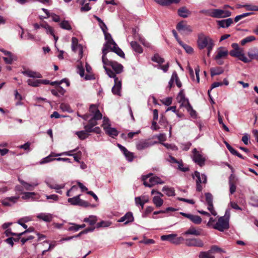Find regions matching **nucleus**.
Listing matches in <instances>:
<instances>
[{"label":"nucleus","instance_id":"f257e3e1","mask_svg":"<svg viewBox=\"0 0 258 258\" xmlns=\"http://www.w3.org/2000/svg\"><path fill=\"white\" fill-rule=\"evenodd\" d=\"M80 116V115H78ZM84 119H89L88 123L84 126V128L88 133L94 132L100 134L101 132L99 127H95L97 124V121L102 118V114L98 108V106L94 104L90 106L89 113L81 116Z\"/></svg>","mask_w":258,"mask_h":258},{"label":"nucleus","instance_id":"f03ea898","mask_svg":"<svg viewBox=\"0 0 258 258\" xmlns=\"http://www.w3.org/2000/svg\"><path fill=\"white\" fill-rule=\"evenodd\" d=\"M105 33V38L106 40L102 48V61L105 62L107 60L106 54L109 52V49L115 52L121 57L124 58V53L122 50L119 48L116 43L112 39L110 34Z\"/></svg>","mask_w":258,"mask_h":258},{"label":"nucleus","instance_id":"7ed1b4c3","mask_svg":"<svg viewBox=\"0 0 258 258\" xmlns=\"http://www.w3.org/2000/svg\"><path fill=\"white\" fill-rule=\"evenodd\" d=\"M197 44L200 49L207 48L208 51L207 55L210 56V51L214 46V43L212 39L209 36H206L203 33L199 34Z\"/></svg>","mask_w":258,"mask_h":258},{"label":"nucleus","instance_id":"20e7f679","mask_svg":"<svg viewBox=\"0 0 258 258\" xmlns=\"http://www.w3.org/2000/svg\"><path fill=\"white\" fill-rule=\"evenodd\" d=\"M102 62L103 63V68L105 69L106 74L110 78H116L115 74L113 72L107 69L106 68L107 66H109L111 67V68H112V69L114 70L116 74H119L122 72L123 66L121 64L118 63L116 61L109 60L107 58L106 61H105V62H103L102 61Z\"/></svg>","mask_w":258,"mask_h":258},{"label":"nucleus","instance_id":"39448f33","mask_svg":"<svg viewBox=\"0 0 258 258\" xmlns=\"http://www.w3.org/2000/svg\"><path fill=\"white\" fill-rule=\"evenodd\" d=\"M230 216L229 209H227L224 216L220 217L218 221L214 224L213 228L220 231H223L229 228V220Z\"/></svg>","mask_w":258,"mask_h":258},{"label":"nucleus","instance_id":"423d86ee","mask_svg":"<svg viewBox=\"0 0 258 258\" xmlns=\"http://www.w3.org/2000/svg\"><path fill=\"white\" fill-rule=\"evenodd\" d=\"M152 175V174L150 173L142 176V180L145 186L151 187L156 184L164 183V181L160 177L156 176L151 177Z\"/></svg>","mask_w":258,"mask_h":258},{"label":"nucleus","instance_id":"0eeeda50","mask_svg":"<svg viewBox=\"0 0 258 258\" xmlns=\"http://www.w3.org/2000/svg\"><path fill=\"white\" fill-rule=\"evenodd\" d=\"M231 46L233 49L229 52L231 56L237 57L244 63L249 62V60L247 59V57L243 53L242 49L239 47L238 44L232 43Z\"/></svg>","mask_w":258,"mask_h":258},{"label":"nucleus","instance_id":"6e6552de","mask_svg":"<svg viewBox=\"0 0 258 258\" xmlns=\"http://www.w3.org/2000/svg\"><path fill=\"white\" fill-rule=\"evenodd\" d=\"M193 178H196L197 190L201 191L202 190V186L201 183H206L207 176L204 174H201L199 172L196 171L192 175Z\"/></svg>","mask_w":258,"mask_h":258},{"label":"nucleus","instance_id":"1a4fd4ad","mask_svg":"<svg viewBox=\"0 0 258 258\" xmlns=\"http://www.w3.org/2000/svg\"><path fill=\"white\" fill-rule=\"evenodd\" d=\"M192 153L193 161L200 166L204 165L206 161L204 155L202 152L198 151L196 148L192 150Z\"/></svg>","mask_w":258,"mask_h":258},{"label":"nucleus","instance_id":"9d476101","mask_svg":"<svg viewBox=\"0 0 258 258\" xmlns=\"http://www.w3.org/2000/svg\"><path fill=\"white\" fill-rule=\"evenodd\" d=\"M231 13L229 11H225L221 9H212L211 10L210 16L216 18H226L231 16Z\"/></svg>","mask_w":258,"mask_h":258},{"label":"nucleus","instance_id":"9b49d317","mask_svg":"<svg viewBox=\"0 0 258 258\" xmlns=\"http://www.w3.org/2000/svg\"><path fill=\"white\" fill-rule=\"evenodd\" d=\"M228 54V50L223 47H219L217 50V54L215 57L217 63L218 64H222L223 61L222 60V58H225Z\"/></svg>","mask_w":258,"mask_h":258},{"label":"nucleus","instance_id":"f8f14e48","mask_svg":"<svg viewBox=\"0 0 258 258\" xmlns=\"http://www.w3.org/2000/svg\"><path fill=\"white\" fill-rule=\"evenodd\" d=\"M80 195H79L74 197L69 198L68 202L72 205H78L82 207H87L89 206V204L80 198Z\"/></svg>","mask_w":258,"mask_h":258},{"label":"nucleus","instance_id":"ddd939ff","mask_svg":"<svg viewBox=\"0 0 258 258\" xmlns=\"http://www.w3.org/2000/svg\"><path fill=\"white\" fill-rule=\"evenodd\" d=\"M71 47L72 50L75 52H78L80 58L83 56V47L78 44V39L76 37H72Z\"/></svg>","mask_w":258,"mask_h":258},{"label":"nucleus","instance_id":"4468645a","mask_svg":"<svg viewBox=\"0 0 258 258\" xmlns=\"http://www.w3.org/2000/svg\"><path fill=\"white\" fill-rule=\"evenodd\" d=\"M156 142H152L150 140H141L136 144V148L139 150H144L153 145Z\"/></svg>","mask_w":258,"mask_h":258},{"label":"nucleus","instance_id":"2eb2a0df","mask_svg":"<svg viewBox=\"0 0 258 258\" xmlns=\"http://www.w3.org/2000/svg\"><path fill=\"white\" fill-rule=\"evenodd\" d=\"M0 51L3 52L5 55L3 59L6 63L11 64L14 60H16V56L11 52L5 50L4 49H0Z\"/></svg>","mask_w":258,"mask_h":258},{"label":"nucleus","instance_id":"dca6fc26","mask_svg":"<svg viewBox=\"0 0 258 258\" xmlns=\"http://www.w3.org/2000/svg\"><path fill=\"white\" fill-rule=\"evenodd\" d=\"M178 102L181 104V106L186 108H191L188 100L186 99L182 90L180 91L177 96Z\"/></svg>","mask_w":258,"mask_h":258},{"label":"nucleus","instance_id":"f3484780","mask_svg":"<svg viewBox=\"0 0 258 258\" xmlns=\"http://www.w3.org/2000/svg\"><path fill=\"white\" fill-rule=\"evenodd\" d=\"M185 245L188 246H196L202 247L204 246L203 241L199 238L186 239L185 242Z\"/></svg>","mask_w":258,"mask_h":258},{"label":"nucleus","instance_id":"a211bd4d","mask_svg":"<svg viewBox=\"0 0 258 258\" xmlns=\"http://www.w3.org/2000/svg\"><path fill=\"white\" fill-rule=\"evenodd\" d=\"M206 201L208 204V209L211 212V213L214 215L216 216L217 215L216 212L214 209L213 205V196L210 193H206L205 194Z\"/></svg>","mask_w":258,"mask_h":258},{"label":"nucleus","instance_id":"6ab92c4d","mask_svg":"<svg viewBox=\"0 0 258 258\" xmlns=\"http://www.w3.org/2000/svg\"><path fill=\"white\" fill-rule=\"evenodd\" d=\"M176 29L178 31L185 33H190L192 31L191 27L184 21L178 23Z\"/></svg>","mask_w":258,"mask_h":258},{"label":"nucleus","instance_id":"aec40b11","mask_svg":"<svg viewBox=\"0 0 258 258\" xmlns=\"http://www.w3.org/2000/svg\"><path fill=\"white\" fill-rule=\"evenodd\" d=\"M19 199L18 196L6 198L2 201V204L5 206H11L15 204Z\"/></svg>","mask_w":258,"mask_h":258},{"label":"nucleus","instance_id":"412c9836","mask_svg":"<svg viewBox=\"0 0 258 258\" xmlns=\"http://www.w3.org/2000/svg\"><path fill=\"white\" fill-rule=\"evenodd\" d=\"M114 81V85L112 88V92L113 94L120 95V90L121 88V81L117 78H113Z\"/></svg>","mask_w":258,"mask_h":258},{"label":"nucleus","instance_id":"4be33fe9","mask_svg":"<svg viewBox=\"0 0 258 258\" xmlns=\"http://www.w3.org/2000/svg\"><path fill=\"white\" fill-rule=\"evenodd\" d=\"M22 198L23 200H38L40 198V195L35 192H25L23 193Z\"/></svg>","mask_w":258,"mask_h":258},{"label":"nucleus","instance_id":"5701e85b","mask_svg":"<svg viewBox=\"0 0 258 258\" xmlns=\"http://www.w3.org/2000/svg\"><path fill=\"white\" fill-rule=\"evenodd\" d=\"M19 181L22 184L23 188L27 190H32L39 184V183L37 181L30 183L20 179H19Z\"/></svg>","mask_w":258,"mask_h":258},{"label":"nucleus","instance_id":"b1692460","mask_svg":"<svg viewBox=\"0 0 258 258\" xmlns=\"http://www.w3.org/2000/svg\"><path fill=\"white\" fill-rule=\"evenodd\" d=\"M247 55L248 57H247V59L249 60V62L252 59L258 60V48L256 47L251 48L247 52Z\"/></svg>","mask_w":258,"mask_h":258},{"label":"nucleus","instance_id":"393cba45","mask_svg":"<svg viewBox=\"0 0 258 258\" xmlns=\"http://www.w3.org/2000/svg\"><path fill=\"white\" fill-rule=\"evenodd\" d=\"M37 218L46 222H50L52 220L53 215L50 213H41L37 215Z\"/></svg>","mask_w":258,"mask_h":258},{"label":"nucleus","instance_id":"a878e982","mask_svg":"<svg viewBox=\"0 0 258 258\" xmlns=\"http://www.w3.org/2000/svg\"><path fill=\"white\" fill-rule=\"evenodd\" d=\"M134 221V217L131 212H128L123 217H121L118 220V222H124L125 224H127L130 222Z\"/></svg>","mask_w":258,"mask_h":258},{"label":"nucleus","instance_id":"bb28decb","mask_svg":"<svg viewBox=\"0 0 258 258\" xmlns=\"http://www.w3.org/2000/svg\"><path fill=\"white\" fill-rule=\"evenodd\" d=\"M118 147L119 148L120 150L123 153L127 160L129 161H132L134 158L133 154L128 151L124 147L121 146L120 144H118Z\"/></svg>","mask_w":258,"mask_h":258},{"label":"nucleus","instance_id":"cd10ccee","mask_svg":"<svg viewBox=\"0 0 258 258\" xmlns=\"http://www.w3.org/2000/svg\"><path fill=\"white\" fill-rule=\"evenodd\" d=\"M23 74L30 78H41L42 77L41 74L39 72L32 71L31 70H26L22 72Z\"/></svg>","mask_w":258,"mask_h":258},{"label":"nucleus","instance_id":"c85d7f7f","mask_svg":"<svg viewBox=\"0 0 258 258\" xmlns=\"http://www.w3.org/2000/svg\"><path fill=\"white\" fill-rule=\"evenodd\" d=\"M233 20L231 18L219 20L217 21V23L220 27L227 28L232 23Z\"/></svg>","mask_w":258,"mask_h":258},{"label":"nucleus","instance_id":"c756f323","mask_svg":"<svg viewBox=\"0 0 258 258\" xmlns=\"http://www.w3.org/2000/svg\"><path fill=\"white\" fill-rule=\"evenodd\" d=\"M178 14L180 17L185 18L191 14V12L185 7H182L178 9Z\"/></svg>","mask_w":258,"mask_h":258},{"label":"nucleus","instance_id":"7c9ffc66","mask_svg":"<svg viewBox=\"0 0 258 258\" xmlns=\"http://www.w3.org/2000/svg\"><path fill=\"white\" fill-rule=\"evenodd\" d=\"M105 133L109 136L113 138L117 136L118 135V132L116 128L114 127H111L110 126L107 128L105 130Z\"/></svg>","mask_w":258,"mask_h":258},{"label":"nucleus","instance_id":"2f4dec72","mask_svg":"<svg viewBox=\"0 0 258 258\" xmlns=\"http://www.w3.org/2000/svg\"><path fill=\"white\" fill-rule=\"evenodd\" d=\"M184 235H193L195 236H199L201 234V231L197 230L195 227H190L184 233Z\"/></svg>","mask_w":258,"mask_h":258},{"label":"nucleus","instance_id":"473e14b6","mask_svg":"<svg viewBox=\"0 0 258 258\" xmlns=\"http://www.w3.org/2000/svg\"><path fill=\"white\" fill-rule=\"evenodd\" d=\"M132 49L138 53L143 52V49L142 47L136 41H132L130 43Z\"/></svg>","mask_w":258,"mask_h":258},{"label":"nucleus","instance_id":"72a5a7b5","mask_svg":"<svg viewBox=\"0 0 258 258\" xmlns=\"http://www.w3.org/2000/svg\"><path fill=\"white\" fill-rule=\"evenodd\" d=\"M84 222L88 223L90 225L95 224L97 221V217L96 216L91 215L88 218H85Z\"/></svg>","mask_w":258,"mask_h":258},{"label":"nucleus","instance_id":"f704fd0d","mask_svg":"<svg viewBox=\"0 0 258 258\" xmlns=\"http://www.w3.org/2000/svg\"><path fill=\"white\" fill-rule=\"evenodd\" d=\"M153 203L157 207H160L163 204V200L159 196H154Z\"/></svg>","mask_w":258,"mask_h":258},{"label":"nucleus","instance_id":"c9c22d12","mask_svg":"<svg viewBox=\"0 0 258 258\" xmlns=\"http://www.w3.org/2000/svg\"><path fill=\"white\" fill-rule=\"evenodd\" d=\"M233 178H234V176L231 175L229 178V191L231 195L235 191L236 188V185L232 181Z\"/></svg>","mask_w":258,"mask_h":258},{"label":"nucleus","instance_id":"e433bc0d","mask_svg":"<svg viewBox=\"0 0 258 258\" xmlns=\"http://www.w3.org/2000/svg\"><path fill=\"white\" fill-rule=\"evenodd\" d=\"M199 258H215L214 255L210 252V250L207 251H201L199 255Z\"/></svg>","mask_w":258,"mask_h":258},{"label":"nucleus","instance_id":"4c0bfd02","mask_svg":"<svg viewBox=\"0 0 258 258\" xmlns=\"http://www.w3.org/2000/svg\"><path fill=\"white\" fill-rule=\"evenodd\" d=\"M41 27L46 30V32L47 34L50 35H53L54 30L52 27L50 26L47 23L43 22L41 24Z\"/></svg>","mask_w":258,"mask_h":258},{"label":"nucleus","instance_id":"58836bf2","mask_svg":"<svg viewBox=\"0 0 258 258\" xmlns=\"http://www.w3.org/2000/svg\"><path fill=\"white\" fill-rule=\"evenodd\" d=\"M51 92L53 95L57 96L59 95V94L63 95L65 91L62 87L57 86L55 89H52Z\"/></svg>","mask_w":258,"mask_h":258},{"label":"nucleus","instance_id":"ea45409f","mask_svg":"<svg viewBox=\"0 0 258 258\" xmlns=\"http://www.w3.org/2000/svg\"><path fill=\"white\" fill-rule=\"evenodd\" d=\"M162 191H164L165 194L168 196H174V190L173 188L168 187L165 186L163 187Z\"/></svg>","mask_w":258,"mask_h":258},{"label":"nucleus","instance_id":"a19ab883","mask_svg":"<svg viewBox=\"0 0 258 258\" xmlns=\"http://www.w3.org/2000/svg\"><path fill=\"white\" fill-rule=\"evenodd\" d=\"M179 44L184 49L187 53L190 54L193 52V48L191 46L184 44L182 41H179Z\"/></svg>","mask_w":258,"mask_h":258},{"label":"nucleus","instance_id":"79ce46f5","mask_svg":"<svg viewBox=\"0 0 258 258\" xmlns=\"http://www.w3.org/2000/svg\"><path fill=\"white\" fill-rule=\"evenodd\" d=\"M88 133L86 132V130L85 129V131L77 132L76 134L78 136L80 139L84 140L88 137L89 134Z\"/></svg>","mask_w":258,"mask_h":258},{"label":"nucleus","instance_id":"37998d69","mask_svg":"<svg viewBox=\"0 0 258 258\" xmlns=\"http://www.w3.org/2000/svg\"><path fill=\"white\" fill-rule=\"evenodd\" d=\"M211 75L212 76L221 74L223 72V70L220 68H213L210 70Z\"/></svg>","mask_w":258,"mask_h":258},{"label":"nucleus","instance_id":"c03bdc74","mask_svg":"<svg viewBox=\"0 0 258 258\" xmlns=\"http://www.w3.org/2000/svg\"><path fill=\"white\" fill-rule=\"evenodd\" d=\"M54 156H55V155H53L52 154H51L50 155L46 157L45 158H43L40 162V164H45L46 163H48V162L53 161V160H55V158H52Z\"/></svg>","mask_w":258,"mask_h":258},{"label":"nucleus","instance_id":"a18cd8bd","mask_svg":"<svg viewBox=\"0 0 258 258\" xmlns=\"http://www.w3.org/2000/svg\"><path fill=\"white\" fill-rule=\"evenodd\" d=\"M255 40V37L254 36H249L241 40L240 41V44L244 45L247 43L250 42Z\"/></svg>","mask_w":258,"mask_h":258},{"label":"nucleus","instance_id":"49530a36","mask_svg":"<svg viewBox=\"0 0 258 258\" xmlns=\"http://www.w3.org/2000/svg\"><path fill=\"white\" fill-rule=\"evenodd\" d=\"M152 60L160 64H162L164 62L163 58L161 57L158 54H156L152 58Z\"/></svg>","mask_w":258,"mask_h":258},{"label":"nucleus","instance_id":"de8ad7c7","mask_svg":"<svg viewBox=\"0 0 258 258\" xmlns=\"http://www.w3.org/2000/svg\"><path fill=\"white\" fill-rule=\"evenodd\" d=\"M28 84L32 87H36L40 86L39 80L28 79L27 81Z\"/></svg>","mask_w":258,"mask_h":258},{"label":"nucleus","instance_id":"09e8293b","mask_svg":"<svg viewBox=\"0 0 258 258\" xmlns=\"http://www.w3.org/2000/svg\"><path fill=\"white\" fill-rule=\"evenodd\" d=\"M176 234H171L169 235H162L161 237V239L163 241L168 240L170 242H172L174 237H176Z\"/></svg>","mask_w":258,"mask_h":258},{"label":"nucleus","instance_id":"8fccbe9b","mask_svg":"<svg viewBox=\"0 0 258 258\" xmlns=\"http://www.w3.org/2000/svg\"><path fill=\"white\" fill-rule=\"evenodd\" d=\"M60 108L63 111H67L69 112H72V109L70 107V105L67 103H62L60 105Z\"/></svg>","mask_w":258,"mask_h":258},{"label":"nucleus","instance_id":"3c124183","mask_svg":"<svg viewBox=\"0 0 258 258\" xmlns=\"http://www.w3.org/2000/svg\"><path fill=\"white\" fill-rule=\"evenodd\" d=\"M60 27L61 28H62L63 29H66V30H71L72 29V27H71L70 23L67 21H62L60 23Z\"/></svg>","mask_w":258,"mask_h":258},{"label":"nucleus","instance_id":"603ef678","mask_svg":"<svg viewBox=\"0 0 258 258\" xmlns=\"http://www.w3.org/2000/svg\"><path fill=\"white\" fill-rule=\"evenodd\" d=\"M110 125H111L109 119L106 117H104L103 123L102 124V126L103 128V130H105V129H107V128L110 127Z\"/></svg>","mask_w":258,"mask_h":258},{"label":"nucleus","instance_id":"864d4df0","mask_svg":"<svg viewBox=\"0 0 258 258\" xmlns=\"http://www.w3.org/2000/svg\"><path fill=\"white\" fill-rule=\"evenodd\" d=\"M190 221L196 224H200L202 222V218L198 215H193Z\"/></svg>","mask_w":258,"mask_h":258},{"label":"nucleus","instance_id":"5fc2aeb1","mask_svg":"<svg viewBox=\"0 0 258 258\" xmlns=\"http://www.w3.org/2000/svg\"><path fill=\"white\" fill-rule=\"evenodd\" d=\"M218 120L220 124L222 125L223 129L226 132H229V128L226 126V125L223 123L222 117L220 115V112H218Z\"/></svg>","mask_w":258,"mask_h":258},{"label":"nucleus","instance_id":"6e6d98bb","mask_svg":"<svg viewBox=\"0 0 258 258\" xmlns=\"http://www.w3.org/2000/svg\"><path fill=\"white\" fill-rule=\"evenodd\" d=\"M175 79H177V73L176 72H174L172 73L171 78L168 83V87L169 89L172 87Z\"/></svg>","mask_w":258,"mask_h":258},{"label":"nucleus","instance_id":"4d7b16f0","mask_svg":"<svg viewBox=\"0 0 258 258\" xmlns=\"http://www.w3.org/2000/svg\"><path fill=\"white\" fill-rule=\"evenodd\" d=\"M70 225H71V226L69 227L68 230L70 231H77L79 230V226L78 224L74 223H70Z\"/></svg>","mask_w":258,"mask_h":258},{"label":"nucleus","instance_id":"13d9d810","mask_svg":"<svg viewBox=\"0 0 258 258\" xmlns=\"http://www.w3.org/2000/svg\"><path fill=\"white\" fill-rule=\"evenodd\" d=\"M250 14H251L250 13H246L242 14L240 15H238V16L235 17V18L234 19V21L236 23V22H238L241 19H242V18H243L244 17H246L247 16H248Z\"/></svg>","mask_w":258,"mask_h":258},{"label":"nucleus","instance_id":"bf43d9fd","mask_svg":"<svg viewBox=\"0 0 258 258\" xmlns=\"http://www.w3.org/2000/svg\"><path fill=\"white\" fill-rule=\"evenodd\" d=\"M76 151H77V149H75L74 150H71V151H67V152H63L60 154H56L55 156H61V155H67V156H72L74 154L73 153L74 152H76Z\"/></svg>","mask_w":258,"mask_h":258},{"label":"nucleus","instance_id":"052dcab7","mask_svg":"<svg viewBox=\"0 0 258 258\" xmlns=\"http://www.w3.org/2000/svg\"><path fill=\"white\" fill-rule=\"evenodd\" d=\"M111 223L108 221H102L97 224V227H106L110 225Z\"/></svg>","mask_w":258,"mask_h":258},{"label":"nucleus","instance_id":"680f3d73","mask_svg":"<svg viewBox=\"0 0 258 258\" xmlns=\"http://www.w3.org/2000/svg\"><path fill=\"white\" fill-rule=\"evenodd\" d=\"M244 7L248 11H258V7L255 5H245Z\"/></svg>","mask_w":258,"mask_h":258},{"label":"nucleus","instance_id":"e2e57ef3","mask_svg":"<svg viewBox=\"0 0 258 258\" xmlns=\"http://www.w3.org/2000/svg\"><path fill=\"white\" fill-rule=\"evenodd\" d=\"M183 240V238L181 237H174L171 243L175 244H179L181 242V241Z\"/></svg>","mask_w":258,"mask_h":258},{"label":"nucleus","instance_id":"0e129e2a","mask_svg":"<svg viewBox=\"0 0 258 258\" xmlns=\"http://www.w3.org/2000/svg\"><path fill=\"white\" fill-rule=\"evenodd\" d=\"M249 136L247 134H244L242 137V141L245 145H248L249 143Z\"/></svg>","mask_w":258,"mask_h":258},{"label":"nucleus","instance_id":"69168bd1","mask_svg":"<svg viewBox=\"0 0 258 258\" xmlns=\"http://www.w3.org/2000/svg\"><path fill=\"white\" fill-rule=\"evenodd\" d=\"M210 252L213 253L215 252H222L223 250L219 247L216 245H213L211 247V249L209 250Z\"/></svg>","mask_w":258,"mask_h":258},{"label":"nucleus","instance_id":"338daca9","mask_svg":"<svg viewBox=\"0 0 258 258\" xmlns=\"http://www.w3.org/2000/svg\"><path fill=\"white\" fill-rule=\"evenodd\" d=\"M78 73L79 74L81 77H83L84 76V70L83 69L82 63L80 65H78Z\"/></svg>","mask_w":258,"mask_h":258},{"label":"nucleus","instance_id":"774afa93","mask_svg":"<svg viewBox=\"0 0 258 258\" xmlns=\"http://www.w3.org/2000/svg\"><path fill=\"white\" fill-rule=\"evenodd\" d=\"M172 98L171 97L166 98L162 101L163 103L166 105L169 106L172 104Z\"/></svg>","mask_w":258,"mask_h":258}]
</instances>
